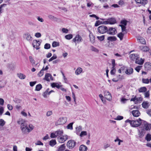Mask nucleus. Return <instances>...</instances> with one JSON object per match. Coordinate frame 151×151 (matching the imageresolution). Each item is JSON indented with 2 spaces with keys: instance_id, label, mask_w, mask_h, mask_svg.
I'll return each instance as SVG.
<instances>
[{
  "instance_id": "1",
  "label": "nucleus",
  "mask_w": 151,
  "mask_h": 151,
  "mask_svg": "<svg viewBox=\"0 0 151 151\" xmlns=\"http://www.w3.org/2000/svg\"><path fill=\"white\" fill-rule=\"evenodd\" d=\"M141 125L143 127V130L149 131L151 129V124H148L145 121L142 120Z\"/></svg>"
},
{
  "instance_id": "2",
  "label": "nucleus",
  "mask_w": 151,
  "mask_h": 151,
  "mask_svg": "<svg viewBox=\"0 0 151 151\" xmlns=\"http://www.w3.org/2000/svg\"><path fill=\"white\" fill-rule=\"evenodd\" d=\"M67 120L66 117H60L55 122V125L57 126L64 124L66 122Z\"/></svg>"
},
{
  "instance_id": "3",
  "label": "nucleus",
  "mask_w": 151,
  "mask_h": 151,
  "mask_svg": "<svg viewBox=\"0 0 151 151\" xmlns=\"http://www.w3.org/2000/svg\"><path fill=\"white\" fill-rule=\"evenodd\" d=\"M97 30L98 32L100 33L104 34L107 32L108 28L106 26L101 25L98 28Z\"/></svg>"
},
{
  "instance_id": "4",
  "label": "nucleus",
  "mask_w": 151,
  "mask_h": 151,
  "mask_svg": "<svg viewBox=\"0 0 151 151\" xmlns=\"http://www.w3.org/2000/svg\"><path fill=\"white\" fill-rule=\"evenodd\" d=\"M142 120L139 118L136 120H132L131 126L133 127H137L141 125Z\"/></svg>"
},
{
  "instance_id": "5",
  "label": "nucleus",
  "mask_w": 151,
  "mask_h": 151,
  "mask_svg": "<svg viewBox=\"0 0 151 151\" xmlns=\"http://www.w3.org/2000/svg\"><path fill=\"white\" fill-rule=\"evenodd\" d=\"M76 142L74 140H70L67 143V146L69 149H72L75 146Z\"/></svg>"
},
{
  "instance_id": "6",
  "label": "nucleus",
  "mask_w": 151,
  "mask_h": 151,
  "mask_svg": "<svg viewBox=\"0 0 151 151\" xmlns=\"http://www.w3.org/2000/svg\"><path fill=\"white\" fill-rule=\"evenodd\" d=\"M73 41L75 42L76 44L77 43H79L83 41V39L81 37L79 34L77 35L75 37L73 40Z\"/></svg>"
},
{
  "instance_id": "7",
  "label": "nucleus",
  "mask_w": 151,
  "mask_h": 151,
  "mask_svg": "<svg viewBox=\"0 0 151 151\" xmlns=\"http://www.w3.org/2000/svg\"><path fill=\"white\" fill-rule=\"evenodd\" d=\"M116 23V20L115 18H111L107 19V20L104 22L105 24H114Z\"/></svg>"
},
{
  "instance_id": "8",
  "label": "nucleus",
  "mask_w": 151,
  "mask_h": 151,
  "mask_svg": "<svg viewBox=\"0 0 151 151\" xmlns=\"http://www.w3.org/2000/svg\"><path fill=\"white\" fill-rule=\"evenodd\" d=\"M104 94L106 99L109 101L112 100V97L111 94L108 91H104Z\"/></svg>"
},
{
  "instance_id": "9",
  "label": "nucleus",
  "mask_w": 151,
  "mask_h": 151,
  "mask_svg": "<svg viewBox=\"0 0 151 151\" xmlns=\"http://www.w3.org/2000/svg\"><path fill=\"white\" fill-rule=\"evenodd\" d=\"M23 38L29 42L32 40V38L31 35L28 32H27L24 34L23 35Z\"/></svg>"
},
{
  "instance_id": "10",
  "label": "nucleus",
  "mask_w": 151,
  "mask_h": 151,
  "mask_svg": "<svg viewBox=\"0 0 151 151\" xmlns=\"http://www.w3.org/2000/svg\"><path fill=\"white\" fill-rule=\"evenodd\" d=\"M58 139L59 142L62 143L64 142L67 139L68 136L67 135L58 137Z\"/></svg>"
},
{
  "instance_id": "11",
  "label": "nucleus",
  "mask_w": 151,
  "mask_h": 151,
  "mask_svg": "<svg viewBox=\"0 0 151 151\" xmlns=\"http://www.w3.org/2000/svg\"><path fill=\"white\" fill-rule=\"evenodd\" d=\"M40 45V42L39 41L35 40L33 41L32 45L37 50H38L40 49V47H38Z\"/></svg>"
},
{
  "instance_id": "12",
  "label": "nucleus",
  "mask_w": 151,
  "mask_h": 151,
  "mask_svg": "<svg viewBox=\"0 0 151 151\" xmlns=\"http://www.w3.org/2000/svg\"><path fill=\"white\" fill-rule=\"evenodd\" d=\"M47 81H50V80L52 81L53 80L52 75L49 73H46L45 75L44 78L43 79Z\"/></svg>"
},
{
  "instance_id": "13",
  "label": "nucleus",
  "mask_w": 151,
  "mask_h": 151,
  "mask_svg": "<svg viewBox=\"0 0 151 151\" xmlns=\"http://www.w3.org/2000/svg\"><path fill=\"white\" fill-rule=\"evenodd\" d=\"M116 32V30L114 28L110 27L109 29H108L107 33L110 35H114Z\"/></svg>"
},
{
  "instance_id": "14",
  "label": "nucleus",
  "mask_w": 151,
  "mask_h": 151,
  "mask_svg": "<svg viewBox=\"0 0 151 151\" xmlns=\"http://www.w3.org/2000/svg\"><path fill=\"white\" fill-rule=\"evenodd\" d=\"M135 1L136 3L143 6L145 5L148 2L147 0H135Z\"/></svg>"
},
{
  "instance_id": "15",
  "label": "nucleus",
  "mask_w": 151,
  "mask_h": 151,
  "mask_svg": "<svg viewBox=\"0 0 151 151\" xmlns=\"http://www.w3.org/2000/svg\"><path fill=\"white\" fill-rule=\"evenodd\" d=\"M132 113L133 116L135 117L139 116L140 114L139 111L138 110H133L132 111Z\"/></svg>"
},
{
  "instance_id": "16",
  "label": "nucleus",
  "mask_w": 151,
  "mask_h": 151,
  "mask_svg": "<svg viewBox=\"0 0 151 151\" xmlns=\"http://www.w3.org/2000/svg\"><path fill=\"white\" fill-rule=\"evenodd\" d=\"M135 63L138 64L142 65L144 63V60L142 58H140L138 57L135 60Z\"/></svg>"
},
{
  "instance_id": "17",
  "label": "nucleus",
  "mask_w": 151,
  "mask_h": 151,
  "mask_svg": "<svg viewBox=\"0 0 151 151\" xmlns=\"http://www.w3.org/2000/svg\"><path fill=\"white\" fill-rule=\"evenodd\" d=\"M144 67L146 70H150L151 69V63L149 62L145 63V64Z\"/></svg>"
},
{
  "instance_id": "18",
  "label": "nucleus",
  "mask_w": 151,
  "mask_h": 151,
  "mask_svg": "<svg viewBox=\"0 0 151 151\" xmlns=\"http://www.w3.org/2000/svg\"><path fill=\"white\" fill-rule=\"evenodd\" d=\"M133 72V68H128L125 71L126 74L128 75H129L132 74Z\"/></svg>"
},
{
  "instance_id": "19",
  "label": "nucleus",
  "mask_w": 151,
  "mask_h": 151,
  "mask_svg": "<svg viewBox=\"0 0 151 151\" xmlns=\"http://www.w3.org/2000/svg\"><path fill=\"white\" fill-rule=\"evenodd\" d=\"M138 57V55L136 54H132L129 56L130 59L133 60H136Z\"/></svg>"
},
{
  "instance_id": "20",
  "label": "nucleus",
  "mask_w": 151,
  "mask_h": 151,
  "mask_svg": "<svg viewBox=\"0 0 151 151\" xmlns=\"http://www.w3.org/2000/svg\"><path fill=\"white\" fill-rule=\"evenodd\" d=\"M139 49L143 51L147 52L149 51V47L146 46H139Z\"/></svg>"
},
{
  "instance_id": "21",
  "label": "nucleus",
  "mask_w": 151,
  "mask_h": 151,
  "mask_svg": "<svg viewBox=\"0 0 151 151\" xmlns=\"http://www.w3.org/2000/svg\"><path fill=\"white\" fill-rule=\"evenodd\" d=\"M87 149V147L83 145H81L79 148L80 151H86Z\"/></svg>"
},
{
  "instance_id": "22",
  "label": "nucleus",
  "mask_w": 151,
  "mask_h": 151,
  "mask_svg": "<svg viewBox=\"0 0 151 151\" xmlns=\"http://www.w3.org/2000/svg\"><path fill=\"white\" fill-rule=\"evenodd\" d=\"M89 38L90 39V41L91 43H94L95 42V37L93 35V34H90L89 35Z\"/></svg>"
},
{
  "instance_id": "23",
  "label": "nucleus",
  "mask_w": 151,
  "mask_h": 151,
  "mask_svg": "<svg viewBox=\"0 0 151 151\" xmlns=\"http://www.w3.org/2000/svg\"><path fill=\"white\" fill-rule=\"evenodd\" d=\"M82 130V127L81 126H79L76 128V133L78 135L80 131Z\"/></svg>"
},
{
  "instance_id": "24",
  "label": "nucleus",
  "mask_w": 151,
  "mask_h": 151,
  "mask_svg": "<svg viewBox=\"0 0 151 151\" xmlns=\"http://www.w3.org/2000/svg\"><path fill=\"white\" fill-rule=\"evenodd\" d=\"M82 71V69L81 68H78L75 71V74L76 75H79Z\"/></svg>"
},
{
  "instance_id": "25",
  "label": "nucleus",
  "mask_w": 151,
  "mask_h": 151,
  "mask_svg": "<svg viewBox=\"0 0 151 151\" xmlns=\"http://www.w3.org/2000/svg\"><path fill=\"white\" fill-rule=\"evenodd\" d=\"M18 77L21 79H24L25 78L26 76L24 74L19 73L17 74Z\"/></svg>"
},
{
  "instance_id": "26",
  "label": "nucleus",
  "mask_w": 151,
  "mask_h": 151,
  "mask_svg": "<svg viewBox=\"0 0 151 151\" xmlns=\"http://www.w3.org/2000/svg\"><path fill=\"white\" fill-rule=\"evenodd\" d=\"M51 86L52 88L56 87L59 89L60 88L61 85H60L58 83H53L51 84Z\"/></svg>"
},
{
  "instance_id": "27",
  "label": "nucleus",
  "mask_w": 151,
  "mask_h": 151,
  "mask_svg": "<svg viewBox=\"0 0 151 151\" xmlns=\"http://www.w3.org/2000/svg\"><path fill=\"white\" fill-rule=\"evenodd\" d=\"M56 144V141L55 139H52L49 142V145L52 147L54 146Z\"/></svg>"
},
{
  "instance_id": "28",
  "label": "nucleus",
  "mask_w": 151,
  "mask_h": 151,
  "mask_svg": "<svg viewBox=\"0 0 151 151\" xmlns=\"http://www.w3.org/2000/svg\"><path fill=\"white\" fill-rule=\"evenodd\" d=\"M107 40L109 41H114L116 40V38L114 36H111L107 38Z\"/></svg>"
},
{
  "instance_id": "29",
  "label": "nucleus",
  "mask_w": 151,
  "mask_h": 151,
  "mask_svg": "<svg viewBox=\"0 0 151 151\" xmlns=\"http://www.w3.org/2000/svg\"><path fill=\"white\" fill-rule=\"evenodd\" d=\"M48 17L50 19L52 20L57 21L58 19L57 17L51 14L48 15Z\"/></svg>"
},
{
  "instance_id": "30",
  "label": "nucleus",
  "mask_w": 151,
  "mask_h": 151,
  "mask_svg": "<svg viewBox=\"0 0 151 151\" xmlns=\"http://www.w3.org/2000/svg\"><path fill=\"white\" fill-rule=\"evenodd\" d=\"M142 107L145 109L148 108L149 106L148 103L146 101H144L142 103Z\"/></svg>"
},
{
  "instance_id": "31",
  "label": "nucleus",
  "mask_w": 151,
  "mask_h": 151,
  "mask_svg": "<svg viewBox=\"0 0 151 151\" xmlns=\"http://www.w3.org/2000/svg\"><path fill=\"white\" fill-rule=\"evenodd\" d=\"M147 89L145 87H141L139 89V92H144L147 91Z\"/></svg>"
},
{
  "instance_id": "32",
  "label": "nucleus",
  "mask_w": 151,
  "mask_h": 151,
  "mask_svg": "<svg viewBox=\"0 0 151 151\" xmlns=\"http://www.w3.org/2000/svg\"><path fill=\"white\" fill-rule=\"evenodd\" d=\"M42 88L41 84H39L36 86L35 90L36 91H40Z\"/></svg>"
},
{
  "instance_id": "33",
  "label": "nucleus",
  "mask_w": 151,
  "mask_h": 151,
  "mask_svg": "<svg viewBox=\"0 0 151 151\" xmlns=\"http://www.w3.org/2000/svg\"><path fill=\"white\" fill-rule=\"evenodd\" d=\"M124 35V33L121 32L117 35V37L119 38L120 40H123Z\"/></svg>"
},
{
  "instance_id": "34",
  "label": "nucleus",
  "mask_w": 151,
  "mask_h": 151,
  "mask_svg": "<svg viewBox=\"0 0 151 151\" xmlns=\"http://www.w3.org/2000/svg\"><path fill=\"white\" fill-rule=\"evenodd\" d=\"M90 48L91 50L92 51L96 52H99V50L97 49L93 46H91Z\"/></svg>"
},
{
  "instance_id": "35",
  "label": "nucleus",
  "mask_w": 151,
  "mask_h": 151,
  "mask_svg": "<svg viewBox=\"0 0 151 151\" xmlns=\"http://www.w3.org/2000/svg\"><path fill=\"white\" fill-rule=\"evenodd\" d=\"M65 149V144L61 145L59 148L58 151H63Z\"/></svg>"
},
{
  "instance_id": "36",
  "label": "nucleus",
  "mask_w": 151,
  "mask_h": 151,
  "mask_svg": "<svg viewBox=\"0 0 151 151\" xmlns=\"http://www.w3.org/2000/svg\"><path fill=\"white\" fill-rule=\"evenodd\" d=\"M140 42L142 44H146V41L145 39L142 37H140L139 39Z\"/></svg>"
},
{
  "instance_id": "37",
  "label": "nucleus",
  "mask_w": 151,
  "mask_h": 151,
  "mask_svg": "<svg viewBox=\"0 0 151 151\" xmlns=\"http://www.w3.org/2000/svg\"><path fill=\"white\" fill-rule=\"evenodd\" d=\"M28 127H27L25 128H23L21 130L22 132L24 134H27L28 133Z\"/></svg>"
},
{
  "instance_id": "38",
  "label": "nucleus",
  "mask_w": 151,
  "mask_h": 151,
  "mask_svg": "<svg viewBox=\"0 0 151 151\" xmlns=\"http://www.w3.org/2000/svg\"><path fill=\"white\" fill-rule=\"evenodd\" d=\"M145 139L147 141H150L151 139V135L149 134H147L145 137Z\"/></svg>"
},
{
  "instance_id": "39",
  "label": "nucleus",
  "mask_w": 151,
  "mask_h": 151,
  "mask_svg": "<svg viewBox=\"0 0 151 151\" xmlns=\"http://www.w3.org/2000/svg\"><path fill=\"white\" fill-rule=\"evenodd\" d=\"M73 122H71L69 124L67 127V128L68 129H70V130L73 129Z\"/></svg>"
},
{
  "instance_id": "40",
  "label": "nucleus",
  "mask_w": 151,
  "mask_h": 151,
  "mask_svg": "<svg viewBox=\"0 0 151 151\" xmlns=\"http://www.w3.org/2000/svg\"><path fill=\"white\" fill-rule=\"evenodd\" d=\"M29 60L30 62L31 63L32 65L35 64V60L33 59L32 57L30 56L29 57Z\"/></svg>"
},
{
  "instance_id": "41",
  "label": "nucleus",
  "mask_w": 151,
  "mask_h": 151,
  "mask_svg": "<svg viewBox=\"0 0 151 151\" xmlns=\"http://www.w3.org/2000/svg\"><path fill=\"white\" fill-rule=\"evenodd\" d=\"M44 74V67L40 71V72L38 73V76L39 77H41Z\"/></svg>"
},
{
  "instance_id": "42",
  "label": "nucleus",
  "mask_w": 151,
  "mask_h": 151,
  "mask_svg": "<svg viewBox=\"0 0 151 151\" xmlns=\"http://www.w3.org/2000/svg\"><path fill=\"white\" fill-rule=\"evenodd\" d=\"M59 45V43L58 42L54 41L52 43V46L53 47H55Z\"/></svg>"
},
{
  "instance_id": "43",
  "label": "nucleus",
  "mask_w": 151,
  "mask_h": 151,
  "mask_svg": "<svg viewBox=\"0 0 151 151\" xmlns=\"http://www.w3.org/2000/svg\"><path fill=\"white\" fill-rule=\"evenodd\" d=\"M73 35L72 34H69L65 36V37L67 40H70L73 37Z\"/></svg>"
},
{
  "instance_id": "44",
  "label": "nucleus",
  "mask_w": 151,
  "mask_h": 151,
  "mask_svg": "<svg viewBox=\"0 0 151 151\" xmlns=\"http://www.w3.org/2000/svg\"><path fill=\"white\" fill-rule=\"evenodd\" d=\"M25 122L24 120L22 119H19L17 122L18 124H21V125H22Z\"/></svg>"
},
{
  "instance_id": "45",
  "label": "nucleus",
  "mask_w": 151,
  "mask_h": 151,
  "mask_svg": "<svg viewBox=\"0 0 151 151\" xmlns=\"http://www.w3.org/2000/svg\"><path fill=\"white\" fill-rule=\"evenodd\" d=\"M142 82L143 83L148 84L149 83L150 81L148 78H142Z\"/></svg>"
},
{
  "instance_id": "46",
  "label": "nucleus",
  "mask_w": 151,
  "mask_h": 151,
  "mask_svg": "<svg viewBox=\"0 0 151 151\" xmlns=\"http://www.w3.org/2000/svg\"><path fill=\"white\" fill-rule=\"evenodd\" d=\"M142 67V66L138 65L135 68V69L137 72H139Z\"/></svg>"
},
{
  "instance_id": "47",
  "label": "nucleus",
  "mask_w": 151,
  "mask_h": 151,
  "mask_svg": "<svg viewBox=\"0 0 151 151\" xmlns=\"http://www.w3.org/2000/svg\"><path fill=\"white\" fill-rule=\"evenodd\" d=\"M29 128H28V133H29L31 132L34 128V126L31 124L29 125Z\"/></svg>"
},
{
  "instance_id": "48",
  "label": "nucleus",
  "mask_w": 151,
  "mask_h": 151,
  "mask_svg": "<svg viewBox=\"0 0 151 151\" xmlns=\"http://www.w3.org/2000/svg\"><path fill=\"white\" fill-rule=\"evenodd\" d=\"M87 135V133L86 131H82L80 134V136L81 137H82L86 135Z\"/></svg>"
},
{
  "instance_id": "49",
  "label": "nucleus",
  "mask_w": 151,
  "mask_h": 151,
  "mask_svg": "<svg viewBox=\"0 0 151 151\" xmlns=\"http://www.w3.org/2000/svg\"><path fill=\"white\" fill-rule=\"evenodd\" d=\"M5 122L4 120L2 119H0V126H3L5 124Z\"/></svg>"
},
{
  "instance_id": "50",
  "label": "nucleus",
  "mask_w": 151,
  "mask_h": 151,
  "mask_svg": "<svg viewBox=\"0 0 151 151\" xmlns=\"http://www.w3.org/2000/svg\"><path fill=\"white\" fill-rule=\"evenodd\" d=\"M57 58V56L56 55L54 54L53 55V56H52V57L51 58H50L49 60L48 61L49 62H50V61H52V60H53L55 59H56Z\"/></svg>"
},
{
  "instance_id": "51",
  "label": "nucleus",
  "mask_w": 151,
  "mask_h": 151,
  "mask_svg": "<svg viewBox=\"0 0 151 151\" xmlns=\"http://www.w3.org/2000/svg\"><path fill=\"white\" fill-rule=\"evenodd\" d=\"M14 101L16 104H18L21 102V100L17 98H15L14 100Z\"/></svg>"
},
{
  "instance_id": "52",
  "label": "nucleus",
  "mask_w": 151,
  "mask_h": 151,
  "mask_svg": "<svg viewBox=\"0 0 151 151\" xmlns=\"http://www.w3.org/2000/svg\"><path fill=\"white\" fill-rule=\"evenodd\" d=\"M118 4L121 6H123L124 4V3L122 0H120L118 2Z\"/></svg>"
},
{
  "instance_id": "53",
  "label": "nucleus",
  "mask_w": 151,
  "mask_h": 151,
  "mask_svg": "<svg viewBox=\"0 0 151 151\" xmlns=\"http://www.w3.org/2000/svg\"><path fill=\"white\" fill-rule=\"evenodd\" d=\"M119 26L121 27L122 32H124L126 31V28L125 26H124V25L123 26L122 25H119Z\"/></svg>"
},
{
  "instance_id": "54",
  "label": "nucleus",
  "mask_w": 151,
  "mask_h": 151,
  "mask_svg": "<svg viewBox=\"0 0 151 151\" xmlns=\"http://www.w3.org/2000/svg\"><path fill=\"white\" fill-rule=\"evenodd\" d=\"M57 132L58 133V137L61 136L63 133V131L60 130L57 131Z\"/></svg>"
},
{
  "instance_id": "55",
  "label": "nucleus",
  "mask_w": 151,
  "mask_h": 151,
  "mask_svg": "<svg viewBox=\"0 0 151 151\" xmlns=\"http://www.w3.org/2000/svg\"><path fill=\"white\" fill-rule=\"evenodd\" d=\"M27 127V124L25 122L23 124H22V125H21L20 128L21 129H22V128H25Z\"/></svg>"
},
{
  "instance_id": "56",
  "label": "nucleus",
  "mask_w": 151,
  "mask_h": 151,
  "mask_svg": "<svg viewBox=\"0 0 151 151\" xmlns=\"http://www.w3.org/2000/svg\"><path fill=\"white\" fill-rule=\"evenodd\" d=\"M114 141L115 142L118 141V145H120L121 144V142H123L122 140L120 139L118 137H117L116 139H115Z\"/></svg>"
},
{
  "instance_id": "57",
  "label": "nucleus",
  "mask_w": 151,
  "mask_h": 151,
  "mask_svg": "<svg viewBox=\"0 0 151 151\" xmlns=\"http://www.w3.org/2000/svg\"><path fill=\"white\" fill-rule=\"evenodd\" d=\"M50 44L48 43L46 44L44 46V48L45 49H48L50 48Z\"/></svg>"
},
{
  "instance_id": "58",
  "label": "nucleus",
  "mask_w": 151,
  "mask_h": 151,
  "mask_svg": "<svg viewBox=\"0 0 151 151\" xmlns=\"http://www.w3.org/2000/svg\"><path fill=\"white\" fill-rule=\"evenodd\" d=\"M99 97L101 99V100L102 101V102L104 103H105V100H103L104 97L102 94H100L99 95Z\"/></svg>"
},
{
  "instance_id": "59",
  "label": "nucleus",
  "mask_w": 151,
  "mask_h": 151,
  "mask_svg": "<svg viewBox=\"0 0 151 151\" xmlns=\"http://www.w3.org/2000/svg\"><path fill=\"white\" fill-rule=\"evenodd\" d=\"M97 38L100 41H103L104 39V36L102 35L101 36H97Z\"/></svg>"
},
{
  "instance_id": "60",
  "label": "nucleus",
  "mask_w": 151,
  "mask_h": 151,
  "mask_svg": "<svg viewBox=\"0 0 151 151\" xmlns=\"http://www.w3.org/2000/svg\"><path fill=\"white\" fill-rule=\"evenodd\" d=\"M52 114V112L51 111H47L46 114V115L48 117L51 115Z\"/></svg>"
},
{
  "instance_id": "61",
  "label": "nucleus",
  "mask_w": 151,
  "mask_h": 151,
  "mask_svg": "<svg viewBox=\"0 0 151 151\" xmlns=\"http://www.w3.org/2000/svg\"><path fill=\"white\" fill-rule=\"evenodd\" d=\"M127 21L125 20H122L121 21V23L122 24V25H124L125 26L127 24Z\"/></svg>"
},
{
  "instance_id": "62",
  "label": "nucleus",
  "mask_w": 151,
  "mask_h": 151,
  "mask_svg": "<svg viewBox=\"0 0 151 151\" xmlns=\"http://www.w3.org/2000/svg\"><path fill=\"white\" fill-rule=\"evenodd\" d=\"M144 95L145 97L148 98L150 96L149 91H148L144 93Z\"/></svg>"
},
{
  "instance_id": "63",
  "label": "nucleus",
  "mask_w": 151,
  "mask_h": 151,
  "mask_svg": "<svg viewBox=\"0 0 151 151\" xmlns=\"http://www.w3.org/2000/svg\"><path fill=\"white\" fill-rule=\"evenodd\" d=\"M37 19L38 21L41 22H43L44 21V19L42 18L39 16L37 17Z\"/></svg>"
},
{
  "instance_id": "64",
  "label": "nucleus",
  "mask_w": 151,
  "mask_h": 151,
  "mask_svg": "<svg viewBox=\"0 0 151 151\" xmlns=\"http://www.w3.org/2000/svg\"><path fill=\"white\" fill-rule=\"evenodd\" d=\"M35 36L37 38H39L41 37V35L40 33L37 32L35 34Z\"/></svg>"
}]
</instances>
